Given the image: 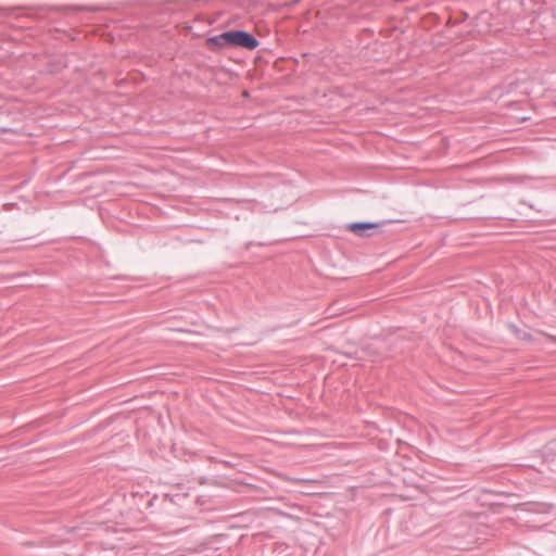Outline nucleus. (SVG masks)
Wrapping results in <instances>:
<instances>
[{"label": "nucleus", "instance_id": "f257e3e1", "mask_svg": "<svg viewBox=\"0 0 556 556\" xmlns=\"http://www.w3.org/2000/svg\"><path fill=\"white\" fill-rule=\"evenodd\" d=\"M207 42L218 49L225 47H239L247 50H254L260 42L256 37L245 30H227L207 39Z\"/></svg>", "mask_w": 556, "mask_h": 556}, {"label": "nucleus", "instance_id": "f03ea898", "mask_svg": "<svg viewBox=\"0 0 556 556\" xmlns=\"http://www.w3.org/2000/svg\"><path fill=\"white\" fill-rule=\"evenodd\" d=\"M379 225L370 222H355L349 225V229L359 237H368L371 229H377Z\"/></svg>", "mask_w": 556, "mask_h": 556}, {"label": "nucleus", "instance_id": "7ed1b4c3", "mask_svg": "<svg viewBox=\"0 0 556 556\" xmlns=\"http://www.w3.org/2000/svg\"><path fill=\"white\" fill-rule=\"evenodd\" d=\"M542 455L546 464L556 467V439L551 440L544 445Z\"/></svg>", "mask_w": 556, "mask_h": 556}, {"label": "nucleus", "instance_id": "20e7f679", "mask_svg": "<svg viewBox=\"0 0 556 556\" xmlns=\"http://www.w3.org/2000/svg\"><path fill=\"white\" fill-rule=\"evenodd\" d=\"M275 192H276V193H280V188H276V189H275Z\"/></svg>", "mask_w": 556, "mask_h": 556}]
</instances>
